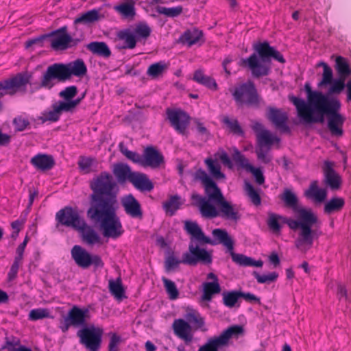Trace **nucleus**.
Masks as SVG:
<instances>
[{
    "mask_svg": "<svg viewBox=\"0 0 351 351\" xmlns=\"http://www.w3.org/2000/svg\"><path fill=\"white\" fill-rule=\"evenodd\" d=\"M319 222L315 213L311 209L301 208L298 210L296 219L284 217L280 215L269 213L267 219L268 228L274 233H279L281 230V223L287 224L292 230H298V238L295 241V247L302 252H306L317 239L322 234L321 230L313 229Z\"/></svg>",
    "mask_w": 351,
    "mask_h": 351,
    "instance_id": "obj_1",
    "label": "nucleus"
},
{
    "mask_svg": "<svg viewBox=\"0 0 351 351\" xmlns=\"http://www.w3.org/2000/svg\"><path fill=\"white\" fill-rule=\"evenodd\" d=\"M193 179L195 181L202 182L208 198L197 193H193L191 195L193 204L198 207L202 217L209 219L217 217L219 215V211L210 202L217 204L223 199L224 197L220 189L207 173L202 169H197L193 173Z\"/></svg>",
    "mask_w": 351,
    "mask_h": 351,
    "instance_id": "obj_2",
    "label": "nucleus"
},
{
    "mask_svg": "<svg viewBox=\"0 0 351 351\" xmlns=\"http://www.w3.org/2000/svg\"><path fill=\"white\" fill-rule=\"evenodd\" d=\"M87 73V67L82 59H77L67 64L54 63L49 65L43 73L40 86L51 88L54 84L53 80L64 82L72 76L82 77Z\"/></svg>",
    "mask_w": 351,
    "mask_h": 351,
    "instance_id": "obj_3",
    "label": "nucleus"
},
{
    "mask_svg": "<svg viewBox=\"0 0 351 351\" xmlns=\"http://www.w3.org/2000/svg\"><path fill=\"white\" fill-rule=\"evenodd\" d=\"M88 217L100 225L104 237L116 239L124 232L120 219L117 215L116 205L105 204L102 207L88 208Z\"/></svg>",
    "mask_w": 351,
    "mask_h": 351,
    "instance_id": "obj_4",
    "label": "nucleus"
},
{
    "mask_svg": "<svg viewBox=\"0 0 351 351\" xmlns=\"http://www.w3.org/2000/svg\"><path fill=\"white\" fill-rule=\"evenodd\" d=\"M255 49L260 59L254 53L246 60L252 75L255 78H260L269 75L271 70V58L280 63L285 62V60L280 52L271 47L266 41L257 44Z\"/></svg>",
    "mask_w": 351,
    "mask_h": 351,
    "instance_id": "obj_5",
    "label": "nucleus"
},
{
    "mask_svg": "<svg viewBox=\"0 0 351 351\" xmlns=\"http://www.w3.org/2000/svg\"><path fill=\"white\" fill-rule=\"evenodd\" d=\"M307 93V103L301 98L290 97L289 100L295 106L298 115L306 123H323L322 117L314 116V112L330 98L321 92L313 91L309 84L304 86Z\"/></svg>",
    "mask_w": 351,
    "mask_h": 351,
    "instance_id": "obj_6",
    "label": "nucleus"
},
{
    "mask_svg": "<svg viewBox=\"0 0 351 351\" xmlns=\"http://www.w3.org/2000/svg\"><path fill=\"white\" fill-rule=\"evenodd\" d=\"M93 193L90 195L89 208L102 207L105 204L117 205V197L114 193L116 182L110 173L101 172L90 184Z\"/></svg>",
    "mask_w": 351,
    "mask_h": 351,
    "instance_id": "obj_7",
    "label": "nucleus"
},
{
    "mask_svg": "<svg viewBox=\"0 0 351 351\" xmlns=\"http://www.w3.org/2000/svg\"><path fill=\"white\" fill-rule=\"evenodd\" d=\"M184 230L190 236V240L194 245H201L210 244L215 245L222 244L227 250H231L233 241L226 230L220 228L214 229L212 232L214 239L206 236L201 227L196 221L186 220L184 222Z\"/></svg>",
    "mask_w": 351,
    "mask_h": 351,
    "instance_id": "obj_8",
    "label": "nucleus"
},
{
    "mask_svg": "<svg viewBox=\"0 0 351 351\" xmlns=\"http://www.w3.org/2000/svg\"><path fill=\"white\" fill-rule=\"evenodd\" d=\"M213 261L212 255L206 249L194 245L190 240L189 252L183 253L182 259L179 260L174 254L167 256L165 260V268L169 272L178 267L180 263L190 266H195L198 263L210 265Z\"/></svg>",
    "mask_w": 351,
    "mask_h": 351,
    "instance_id": "obj_9",
    "label": "nucleus"
},
{
    "mask_svg": "<svg viewBox=\"0 0 351 351\" xmlns=\"http://www.w3.org/2000/svg\"><path fill=\"white\" fill-rule=\"evenodd\" d=\"M341 103L337 99L331 98L319 108L315 112L324 118L327 115L328 128L333 136L339 137L343 134V126L345 122V117L339 113Z\"/></svg>",
    "mask_w": 351,
    "mask_h": 351,
    "instance_id": "obj_10",
    "label": "nucleus"
},
{
    "mask_svg": "<svg viewBox=\"0 0 351 351\" xmlns=\"http://www.w3.org/2000/svg\"><path fill=\"white\" fill-rule=\"evenodd\" d=\"M241 334V326L235 325L228 328L219 335L214 336L200 346L197 351H220L228 346L230 339Z\"/></svg>",
    "mask_w": 351,
    "mask_h": 351,
    "instance_id": "obj_11",
    "label": "nucleus"
},
{
    "mask_svg": "<svg viewBox=\"0 0 351 351\" xmlns=\"http://www.w3.org/2000/svg\"><path fill=\"white\" fill-rule=\"evenodd\" d=\"M103 328L91 326L77 332L80 343L88 351H99L102 342Z\"/></svg>",
    "mask_w": 351,
    "mask_h": 351,
    "instance_id": "obj_12",
    "label": "nucleus"
},
{
    "mask_svg": "<svg viewBox=\"0 0 351 351\" xmlns=\"http://www.w3.org/2000/svg\"><path fill=\"white\" fill-rule=\"evenodd\" d=\"M72 258L80 267L87 269L93 265L95 268H102L104 263L97 254H90L82 246L75 245L71 251Z\"/></svg>",
    "mask_w": 351,
    "mask_h": 351,
    "instance_id": "obj_13",
    "label": "nucleus"
},
{
    "mask_svg": "<svg viewBox=\"0 0 351 351\" xmlns=\"http://www.w3.org/2000/svg\"><path fill=\"white\" fill-rule=\"evenodd\" d=\"M56 220L58 224L72 228L75 230L80 228L81 224H84V221L78 210L71 206H65L58 210L56 214Z\"/></svg>",
    "mask_w": 351,
    "mask_h": 351,
    "instance_id": "obj_14",
    "label": "nucleus"
},
{
    "mask_svg": "<svg viewBox=\"0 0 351 351\" xmlns=\"http://www.w3.org/2000/svg\"><path fill=\"white\" fill-rule=\"evenodd\" d=\"M167 119L176 132L184 134L189 124L190 117L180 109L167 110Z\"/></svg>",
    "mask_w": 351,
    "mask_h": 351,
    "instance_id": "obj_15",
    "label": "nucleus"
},
{
    "mask_svg": "<svg viewBox=\"0 0 351 351\" xmlns=\"http://www.w3.org/2000/svg\"><path fill=\"white\" fill-rule=\"evenodd\" d=\"M267 118L276 128L284 132H289L288 126V114L280 108L269 107L267 110Z\"/></svg>",
    "mask_w": 351,
    "mask_h": 351,
    "instance_id": "obj_16",
    "label": "nucleus"
},
{
    "mask_svg": "<svg viewBox=\"0 0 351 351\" xmlns=\"http://www.w3.org/2000/svg\"><path fill=\"white\" fill-rule=\"evenodd\" d=\"M171 327L174 335L184 341L186 344H189L193 341V328L185 319L181 318L174 319Z\"/></svg>",
    "mask_w": 351,
    "mask_h": 351,
    "instance_id": "obj_17",
    "label": "nucleus"
},
{
    "mask_svg": "<svg viewBox=\"0 0 351 351\" xmlns=\"http://www.w3.org/2000/svg\"><path fill=\"white\" fill-rule=\"evenodd\" d=\"M334 164L330 161H325L323 167L324 183L331 190L336 191L340 189L342 183L341 176L335 171Z\"/></svg>",
    "mask_w": 351,
    "mask_h": 351,
    "instance_id": "obj_18",
    "label": "nucleus"
},
{
    "mask_svg": "<svg viewBox=\"0 0 351 351\" xmlns=\"http://www.w3.org/2000/svg\"><path fill=\"white\" fill-rule=\"evenodd\" d=\"M164 163L163 155L156 147L148 146L144 149L142 166L156 169Z\"/></svg>",
    "mask_w": 351,
    "mask_h": 351,
    "instance_id": "obj_19",
    "label": "nucleus"
},
{
    "mask_svg": "<svg viewBox=\"0 0 351 351\" xmlns=\"http://www.w3.org/2000/svg\"><path fill=\"white\" fill-rule=\"evenodd\" d=\"M66 316L73 324V327L77 328L86 325L87 321L90 319V312L87 308L73 306Z\"/></svg>",
    "mask_w": 351,
    "mask_h": 351,
    "instance_id": "obj_20",
    "label": "nucleus"
},
{
    "mask_svg": "<svg viewBox=\"0 0 351 351\" xmlns=\"http://www.w3.org/2000/svg\"><path fill=\"white\" fill-rule=\"evenodd\" d=\"M121 203L128 215L135 219L143 218L141 206L133 195L129 194L123 197Z\"/></svg>",
    "mask_w": 351,
    "mask_h": 351,
    "instance_id": "obj_21",
    "label": "nucleus"
},
{
    "mask_svg": "<svg viewBox=\"0 0 351 351\" xmlns=\"http://www.w3.org/2000/svg\"><path fill=\"white\" fill-rule=\"evenodd\" d=\"M49 36H53L51 40V47L56 50H65L68 49L69 34L67 33V27H62L51 32Z\"/></svg>",
    "mask_w": 351,
    "mask_h": 351,
    "instance_id": "obj_22",
    "label": "nucleus"
},
{
    "mask_svg": "<svg viewBox=\"0 0 351 351\" xmlns=\"http://www.w3.org/2000/svg\"><path fill=\"white\" fill-rule=\"evenodd\" d=\"M304 196L312 200L315 203H322L325 202L327 197V190L324 188L319 187L317 180L311 182L308 188L305 190Z\"/></svg>",
    "mask_w": 351,
    "mask_h": 351,
    "instance_id": "obj_23",
    "label": "nucleus"
},
{
    "mask_svg": "<svg viewBox=\"0 0 351 351\" xmlns=\"http://www.w3.org/2000/svg\"><path fill=\"white\" fill-rule=\"evenodd\" d=\"M36 120L34 117L27 112H21L16 115L12 120V125L16 132H23L32 128L34 124V128L36 127Z\"/></svg>",
    "mask_w": 351,
    "mask_h": 351,
    "instance_id": "obj_24",
    "label": "nucleus"
},
{
    "mask_svg": "<svg viewBox=\"0 0 351 351\" xmlns=\"http://www.w3.org/2000/svg\"><path fill=\"white\" fill-rule=\"evenodd\" d=\"M30 163L37 169L45 171L51 169L55 165V160L51 155L38 154L30 160Z\"/></svg>",
    "mask_w": 351,
    "mask_h": 351,
    "instance_id": "obj_25",
    "label": "nucleus"
},
{
    "mask_svg": "<svg viewBox=\"0 0 351 351\" xmlns=\"http://www.w3.org/2000/svg\"><path fill=\"white\" fill-rule=\"evenodd\" d=\"M245 101L250 106H258L259 97L257 93L254 83L252 80H248L243 83V102Z\"/></svg>",
    "mask_w": 351,
    "mask_h": 351,
    "instance_id": "obj_26",
    "label": "nucleus"
},
{
    "mask_svg": "<svg viewBox=\"0 0 351 351\" xmlns=\"http://www.w3.org/2000/svg\"><path fill=\"white\" fill-rule=\"evenodd\" d=\"M130 182L140 191H151L154 189L152 182L146 174L143 173L134 172L130 178Z\"/></svg>",
    "mask_w": 351,
    "mask_h": 351,
    "instance_id": "obj_27",
    "label": "nucleus"
},
{
    "mask_svg": "<svg viewBox=\"0 0 351 351\" xmlns=\"http://www.w3.org/2000/svg\"><path fill=\"white\" fill-rule=\"evenodd\" d=\"M179 40L181 43L190 47L200 41L204 43L203 32L197 28L189 29L180 36Z\"/></svg>",
    "mask_w": 351,
    "mask_h": 351,
    "instance_id": "obj_28",
    "label": "nucleus"
},
{
    "mask_svg": "<svg viewBox=\"0 0 351 351\" xmlns=\"http://www.w3.org/2000/svg\"><path fill=\"white\" fill-rule=\"evenodd\" d=\"M80 228L76 230L81 234L83 241L90 245L100 242V237L97 232L90 226L87 225L85 220L84 224H81Z\"/></svg>",
    "mask_w": 351,
    "mask_h": 351,
    "instance_id": "obj_29",
    "label": "nucleus"
},
{
    "mask_svg": "<svg viewBox=\"0 0 351 351\" xmlns=\"http://www.w3.org/2000/svg\"><path fill=\"white\" fill-rule=\"evenodd\" d=\"M184 202V199L182 198L178 194L170 195L168 199L162 203V208L167 215L171 217L180 208Z\"/></svg>",
    "mask_w": 351,
    "mask_h": 351,
    "instance_id": "obj_30",
    "label": "nucleus"
},
{
    "mask_svg": "<svg viewBox=\"0 0 351 351\" xmlns=\"http://www.w3.org/2000/svg\"><path fill=\"white\" fill-rule=\"evenodd\" d=\"M112 172L119 183H124L126 181L130 182V178L132 177L134 173L131 171L128 165L123 163L115 164Z\"/></svg>",
    "mask_w": 351,
    "mask_h": 351,
    "instance_id": "obj_31",
    "label": "nucleus"
},
{
    "mask_svg": "<svg viewBox=\"0 0 351 351\" xmlns=\"http://www.w3.org/2000/svg\"><path fill=\"white\" fill-rule=\"evenodd\" d=\"M86 49L93 54L108 58L111 56V51L104 42L93 41L86 45Z\"/></svg>",
    "mask_w": 351,
    "mask_h": 351,
    "instance_id": "obj_32",
    "label": "nucleus"
},
{
    "mask_svg": "<svg viewBox=\"0 0 351 351\" xmlns=\"http://www.w3.org/2000/svg\"><path fill=\"white\" fill-rule=\"evenodd\" d=\"M243 169L252 174L255 182L258 185H262L265 182L263 172L260 167H255L249 162V160L243 157Z\"/></svg>",
    "mask_w": 351,
    "mask_h": 351,
    "instance_id": "obj_33",
    "label": "nucleus"
},
{
    "mask_svg": "<svg viewBox=\"0 0 351 351\" xmlns=\"http://www.w3.org/2000/svg\"><path fill=\"white\" fill-rule=\"evenodd\" d=\"M117 37L119 40L123 42V44L119 47V49H134L136 45V39L134 35L130 30L120 31L117 34Z\"/></svg>",
    "mask_w": 351,
    "mask_h": 351,
    "instance_id": "obj_34",
    "label": "nucleus"
},
{
    "mask_svg": "<svg viewBox=\"0 0 351 351\" xmlns=\"http://www.w3.org/2000/svg\"><path fill=\"white\" fill-rule=\"evenodd\" d=\"M193 80L211 90H216L218 88L216 81L213 77L204 75L202 70H197L194 72Z\"/></svg>",
    "mask_w": 351,
    "mask_h": 351,
    "instance_id": "obj_35",
    "label": "nucleus"
},
{
    "mask_svg": "<svg viewBox=\"0 0 351 351\" xmlns=\"http://www.w3.org/2000/svg\"><path fill=\"white\" fill-rule=\"evenodd\" d=\"M257 143L260 147H270L274 143H278L280 139L274 136L269 130H263L256 134Z\"/></svg>",
    "mask_w": 351,
    "mask_h": 351,
    "instance_id": "obj_36",
    "label": "nucleus"
},
{
    "mask_svg": "<svg viewBox=\"0 0 351 351\" xmlns=\"http://www.w3.org/2000/svg\"><path fill=\"white\" fill-rule=\"evenodd\" d=\"M244 189L247 197L251 203L258 206L261 204V197L260 195V189L255 188L250 182H244Z\"/></svg>",
    "mask_w": 351,
    "mask_h": 351,
    "instance_id": "obj_37",
    "label": "nucleus"
},
{
    "mask_svg": "<svg viewBox=\"0 0 351 351\" xmlns=\"http://www.w3.org/2000/svg\"><path fill=\"white\" fill-rule=\"evenodd\" d=\"M335 69L339 77L347 78L351 75V68L347 59L341 56L335 58Z\"/></svg>",
    "mask_w": 351,
    "mask_h": 351,
    "instance_id": "obj_38",
    "label": "nucleus"
},
{
    "mask_svg": "<svg viewBox=\"0 0 351 351\" xmlns=\"http://www.w3.org/2000/svg\"><path fill=\"white\" fill-rule=\"evenodd\" d=\"M344 205L345 200L343 198L334 197L324 204V212L327 215H330L341 210Z\"/></svg>",
    "mask_w": 351,
    "mask_h": 351,
    "instance_id": "obj_39",
    "label": "nucleus"
},
{
    "mask_svg": "<svg viewBox=\"0 0 351 351\" xmlns=\"http://www.w3.org/2000/svg\"><path fill=\"white\" fill-rule=\"evenodd\" d=\"M207 169L212 177L217 180L225 178V175L221 171V165L215 158H207L204 160Z\"/></svg>",
    "mask_w": 351,
    "mask_h": 351,
    "instance_id": "obj_40",
    "label": "nucleus"
},
{
    "mask_svg": "<svg viewBox=\"0 0 351 351\" xmlns=\"http://www.w3.org/2000/svg\"><path fill=\"white\" fill-rule=\"evenodd\" d=\"M151 33L152 29L145 22L137 23L132 32L137 41L147 40L150 36Z\"/></svg>",
    "mask_w": 351,
    "mask_h": 351,
    "instance_id": "obj_41",
    "label": "nucleus"
},
{
    "mask_svg": "<svg viewBox=\"0 0 351 351\" xmlns=\"http://www.w3.org/2000/svg\"><path fill=\"white\" fill-rule=\"evenodd\" d=\"M101 18L99 11L95 9L82 14L75 20V23L90 24L98 21Z\"/></svg>",
    "mask_w": 351,
    "mask_h": 351,
    "instance_id": "obj_42",
    "label": "nucleus"
},
{
    "mask_svg": "<svg viewBox=\"0 0 351 351\" xmlns=\"http://www.w3.org/2000/svg\"><path fill=\"white\" fill-rule=\"evenodd\" d=\"M134 3V0H125L116 5L114 10L125 17H133L135 15Z\"/></svg>",
    "mask_w": 351,
    "mask_h": 351,
    "instance_id": "obj_43",
    "label": "nucleus"
},
{
    "mask_svg": "<svg viewBox=\"0 0 351 351\" xmlns=\"http://www.w3.org/2000/svg\"><path fill=\"white\" fill-rule=\"evenodd\" d=\"M203 286L202 300L204 301H210L213 294L218 293L221 291L218 282H205Z\"/></svg>",
    "mask_w": 351,
    "mask_h": 351,
    "instance_id": "obj_44",
    "label": "nucleus"
},
{
    "mask_svg": "<svg viewBox=\"0 0 351 351\" xmlns=\"http://www.w3.org/2000/svg\"><path fill=\"white\" fill-rule=\"evenodd\" d=\"M168 69V64L164 61L152 64L147 69V74L153 79L157 78Z\"/></svg>",
    "mask_w": 351,
    "mask_h": 351,
    "instance_id": "obj_45",
    "label": "nucleus"
},
{
    "mask_svg": "<svg viewBox=\"0 0 351 351\" xmlns=\"http://www.w3.org/2000/svg\"><path fill=\"white\" fill-rule=\"evenodd\" d=\"M219 207L221 216L227 219H235L237 213L234 212L232 206L227 202L224 197L222 200L216 204Z\"/></svg>",
    "mask_w": 351,
    "mask_h": 351,
    "instance_id": "obj_46",
    "label": "nucleus"
},
{
    "mask_svg": "<svg viewBox=\"0 0 351 351\" xmlns=\"http://www.w3.org/2000/svg\"><path fill=\"white\" fill-rule=\"evenodd\" d=\"M108 288L110 292L117 299H122L124 297L125 290L122 285L121 278H117L116 280H109Z\"/></svg>",
    "mask_w": 351,
    "mask_h": 351,
    "instance_id": "obj_47",
    "label": "nucleus"
},
{
    "mask_svg": "<svg viewBox=\"0 0 351 351\" xmlns=\"http://www.w3.org/2000/svg\"><path fill=\"white\" fill-rule=\"evenodd\" d=\"M52 109L49 110H45L41 112L40 116L38 117L37 120L40 121L41 123H45L47 121L56 122L60 119V115L54 104L51 106Z\"/></svg>",
    "mask_w": 351,
    "mask_h": 351,
    "instance_id": "obj_48",
    "label": "nucleus"
},
{
    "mask_svg": "<svg viewBox=\"0 0 351 351\" xmlns=\"http://www.w3.org/2000/svg\"><path fill=\"white\" fill-rule=\"evenodd\" d=\"M156 11L160 14H163L167 17L175 18L180 16L183 12V8L181 5L166 8L162 6H158Z\"/></svg>",
    "mask_w": 351,
    "mask_h": 351,
    "instance_id": "obj_49",
    "label": "nucleus"
},
{
    "mask_svg": "<svg viewBox=\"0 0 351 351\" xmlns=\"http://www.w3.org/2000/svg\"><path fill=\"white\" fill-rule=\"evenodd\" d=\"M317 66L323 67L322 80L318 84V86H322L332 84L333 75L331 68L324 62H319Z\"/></svg>",
    "mask_w": 351,
    "mask_h": 351,
    "instance_id": "obj_50",
    "label": "nucleus"
},
{
    "mask_svg": "<svg viewBox=\"0 0 351 351\" xmlns=\"http://www.w3.org/2000/svg\"><path fill=\"white\" fill-rule=\"evenodd\" d=\"M252 274L259 284H269L276 282L278 278V274L276 271L263 274L253 271Z\"/></svg>",
    "mask_w": 351,
    "mask_h": 351,
    "instance_id": "obj_51",
    "label": "nucleus"
},
{
    "mask_svg": "<svg viewBox=\"0 0 351 351\" xmlns=\"http://www.w3.org/2000/svg\"><path fill=\"white\" fill-rule=\"evenodd\" d=\"M186 318L189 321V323L191 322L195 325V330L201 328L204 325V319L197 311L190 310L188 311Z\"/></svg>",
    "mask_w": 351,
    "mask_h": 351,
    "instance_id": "obj_52",
    "label": "nucleus"
},
{
    "mask_svg": "<svg viewBox=\"0 0 351 351\" xmlns=\"http://www.w3.org/2000/svg\"><path fill=\"white\" fill-rule=\"evenodd\" d=\"M121 152L130 160L134 163L142 165L143 155L141 156L137 152L129 150L127 147H124L122 143L119 144Z\"/></svg>",
    "mask_w": 351,
    "mask_h": 351,
    "instance_id": "obj_53",
    "label": "nucleus"
},
{
    "mask_svg": "<svg viewBox=\"0 0 351 351\" xmlns=\"http://www.w3.org/2000/svg\"><path fill=\"white\" fill-rule=\"evenodd\" d=\"M162 282L169 298L171 300H176L179 296V291L175 282L165 278H162Z\"/></svg>",
    "mask_w": 351,
    "mask_h": 351,
    "instance_id": "obj_54",
    "label": "nucleus"
},
{
    "mask_svg": "<svg viewBox=\"0 0 351 351\" xmlns=\"http://www.w3.org/2000/svg\"><path fill=\"white\" fill-rule=\"evenodd\" d=\"M50 312L47 308H38L30 311L29 319L32 321L50 317Z\"/></svg>",
    "mask_w": 351,
    "mask_h": 351,
    "instance_id": "obj_55",
    "label": "nucleus"
},
{
    "mask_svg": "<svg viewBox=\"0 0 351 351\" xmlns=\"http://www.w3.org/2000/svg\"><path fill=\"white\" fill-rule=\"evenodd\" d=\"M222 122L228 128L231 132L237 134H241V128L237 119L225 116L222 119Z\"/></svg>",
    "mask_w": 351,
    "mask_h": 351,
    "instance_id": "obj_56",
    "label": "nucleus"
},
{
    "mask_svg": "<svg viewBox=\"0 0 351 351\" xmlns=\"http://www.w3.org/2000/svg\"><path fill=\"white\" fill-rule=\"evenodd\" d=\"M282 199L284 201L287 206L292 208H295L298 202L296 195L288 189L284 191Z\"/></svg>",
    "mask_w": 351,
    "mask_h": 351,
    "instance_id": "obj_57",
    "label": "nucleus"
},
{
    "mask_svg": "<svg viewBox=\"0 0 351 351\" xmlns=\"http://www.w3.org/2000/svg\"><path fill=\"white\" fill-rule=\"evenodd\" d=\"M214 158L218 161L219 160L223 165L231 169L233 167L232 161L228 154L222 149H219L215 154Z\"/></svg>",
    "mask_w": 351,
    "mask_h": 351,
    "instance_id": "obj_58",
    "label": "nucleus"
},
{
    "mask_svg": "<svg viewBox=\"0 0 351 351\" xmlns=\"http://www.w3.org/2000/svg\"><path fill=\"white\" fill-rule=\"evenodd\" d=\"M241 296V291H239L237 293H228L223 294V303L226 306L232 307L234 306L239 297Z\"/></svg>",
    "mask_w": 351,
    "mask_h": 351,
    "instance_id": "obj_59",
    "label": "nucleus"
},
{
    "mask_svg": "<svg viewBox=\"0 0 351 351\" xmlns=\"http://www.w3.org/2000/svg\"><path fill=\"white\" fill-rule=\"evenodd\" d=\"M77 94V86L73 85L66 87L64 90L60 92L59 96L63 98L65 101H70L73 99Z\"/></svg>",
    "mask_w": 351,
    "mask_h": 351,
    "instance_id": "obj_60",
    "label": "nucleus"
},
{
    "mask_svg": "<svg viewBox=\"0 0 351 351\" xmlns=\"http://www.w3.org/2000/svg\"><path fill=\"white\" fill-rule=\"evenodd\" d=\"M95 160L89 157H80L78 160L80 169L85 173H90Z\"/></svg>",
    "mask_w": 351,
    "mask_h": 351,
    "instance_id": "obj_61",
    "label": "nucleus"
},
{
    "mask_svg": "<svg viewBox=\"0 0 351 351\" xmlns=\"http://www.w3.org/2000/svg\"><path fill=\"white\" fill-rule=\"evenodd\" d=\"M346 78L339 77L332 82L329 88L330 94H339L345 88V80Z\"/></svg>",
    "mask_w": 351,
    "mask_h": 351,
    "instance_id": "obj_62",
    "label": "nucleus"
},
{
    "mask_svg": "<svg viewBox=\"0 0 351 351\" xmlns=\"http://www.w3.org/2000/svg\"><path fill=\"white\" fill-rule=\"evenodd\" d=\"M54 105L60 116L64 112H69L74 110L70 101H59L58 103L54 104Z\"/></svg>",
    "mask_w": 351,
    "mask_h": 351,
    "instance_id": "obj_63",
    "label": "nucleus"
},
{
    "mask_svg": "<svg viewBox=\"0 0 351 351\" xmlns=\"http://www.w3.org/2000/svg\"><path fill=\"white\" fill-rule=\"evenodd\" d=\"M21 264L22 261L14 258V262L8 274V278L10 281H12L16 278L19 267L21 265Z\"/></svg>",
    "mask_w": 351,
    "mask_h": 351,
    "instance_id": "obj_64",
    "label": "nucleus"
}]
</instances>
